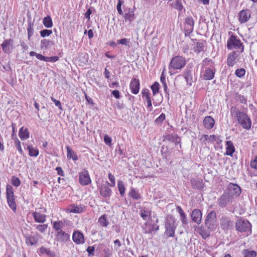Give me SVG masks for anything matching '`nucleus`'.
Instances as JSON below:
<instances>
[{
    "instance_id": "obj_2",
    "label": "nucleus",
    "mask_w": 257,
    "mask_h": 257,
    "mask_svg": "<svg viewBox=\"0 0 257 257\" xmlns=\"http://www.w3.org/2000/svg\"><path fill=\"white\" fill-rule=\"evenodd\" d=\"M186 64V59L183 56L177 55L173 57L169 64V73H171L172 70L182 69Z\"/></svg>"
},
{
    "instance_id": "obj_32",
    "label": "nucleus",
    "mask_w": 257,
    "mask_h": 257,
    "mask_svg": "<svg viewBox=\"0 0 257 257\" xmlns=\"http://www.w3.org/2000/svg\"><path fill=\"white\" fill-rule=\"evenodd\" d=\"M27 149L28 150L29 155L31 157H36L39 155V150L37 149L34 148L33 145H27Z\"/></svg>"
},
{
    "instance_id": "obj_1",
    "label": "nucleus",
    "mask_w": 257,
    "mask_h": 257,
    "mask_svg": "<svg viewBox=\"0 0 257 257\" xmlns=\"http://www.w3.org/2000/svg\"><path fill=\"white\" fill-rule=\"evenodd\" d=\"M230 115L238 121V123L245 130H249L251 126V120L244 112L233 106L230 107Z\"/></svg>"
},
{
    "instance_id": "obj_46",
    "label": "nucleus",
    "mask_w": 257,
    "mask_h": 257,
    "mask_svg": "<svg viewBox=\"0 0 257 257\" xmlns=\"http://www.w3.org/2000/svg\"><path fill=\"white\" fill-rule=\"evenodd\" d=\"M83 208L81 206L72 205L71 207L70 212L74 213H79L83 211Z\"/></svg>"
},
{
    "instance_id": "obj_51",
    "label": "nucleus",
    "mask_w": 257,
    "mask_h": 257,
    "mask_svg": "<svg viewBox=\"0 0 257 257\" xmlns=\"http://www.w3.org/2000/svg\"><path fill=\"white\" fill-rule=\"evenodd\" d=\"M11 183L14 186L18 187L21 184V181L18 177L12 176L11 178Z\"/></svg>"
},
{
    "instance_id": "obj_30",
    "label": "nucleus",
    "mask_w": 257,
    "mask_h": 257,
    "mask_svg": "<svg viewBox=\"0 0 257 257\" xmlns=\"http://www.w3.org/2000/svg\"><path fill=\"white\" fill-rule=\"evenodd\" d=\"M205 45V41H199L196 44V46L194 47V51L195 53L198 54L201 52L204 51Z\"/></svg>"
},
{
    "instance_id": "obj_23",
    "label": "nucleus",
    "mask_w": 257,
    "mask_h": 257,
    "mask_svg": "<svg viewBox=\"0 0 257 257\" xmlns=\"http://www.w3.org/2000/svg\"><path fill=\"white\" fill-rule=\"evenodd\" d=\"M215 120L210 116H206L203 120L204 127L208 130L211 129L214 125Z\"/></svg>"
},
{
    "instance_id": "obj_39",
    "label": "nucleus",
    "mask_w": 257,
    "mask_h": 257,
    "mask_svg": "<svg viewBox=\"0 0 257 257\" xmlns=\"http://www.w3.org/2000/svg\"><path fill=\"white\" fill-rule=\"evenodd\" d=\"M64 226V224L62 221H54L53 223V228L57 231V232L63 230L62 228Z\"/></svg>"
},
{
    "instance_id": "obj_25",
    "label": "nucleus",
    "mask_w": 257,
    "mask_h": 257,
    "mask_svg": "<svg viewBox=\"0 0 257 257\" xmlns=\"http://www.w3.org/2000/svg\"><path fill=\"white\" fill-rule=\"evenodd\" d=\"M33 217L36 222L38 223H44L46 220V216L44 214H41L39 212H34L32 213Z\"/></svg>"
},
{
    "instance_id": "obj_60",
    "label": "nucleus",
    "mask_w": 257,
    "mask_h": 257,
    "mask_svg": "<svg viewBox=\"0 0 257 257\" xmlns=\"http://www.w3.org/2000/svg\"><path fill=\"white\" fill-rule=\"evenodd\" d=\"M123 2L121 0H118V3L117 4L116 9L118 14L120 15L123 14V12L121 10V5L123 4Z\"/></svg>"
},
{
    "instance_id": "obj_21",
    "label": "nucleus",
    "mask_w": 257,
    "mask_h": 257,
    "mask_svg": "<svg viewBox=\"0 0 257 257\" xmlns=\"http://www.w3.org/2000/svg\"><path fill=\"white\" fill-rule=\"evenodd\" d=\"M202 216V213L201 211L198 209H194L191 213V218L192 220L197 224H200Z\"/></svg>"
},
{
    "instance_id": "obj_57",
    "label": "nucleus",
    "mask_w": 257,
    "mask_h": 257,
    "mask_svg": "<svg viewBox=\"0 0 257 257\" xmlns=\"http://www.w3.org/2000/svg\"><path fill=\"white\" fill-rule=\"evenodd\" d=\"M108 177L111 183L108 184L111 187H114L115 185V180L114 176L111 173H109L108 175Z\"/></svg>"
},
{
    "instance_id": "obj_27",
    "label": "nucleus",
    "mask_w": 257,
    "mask_h": 257,
    "mask_svg": "<svg viewBox=\"0 0 257 257\" xmlns=\"http://www.w3.org/2000/svg\"><path fill=\"white\" fill-rule=\"evenodd\" d=\"M151 212L149 209L144 207L141 209L140 215L144 220H149L151 217Z\"/></svg>"
},
{
    "instance_id": "obj_47",
    "label": "nucleus",
    "mask_w": 257,
    "mask_h": 257,
    "mask_svg": "<svg viewBox=\"0 0 257 257\" xmlns=\"http://www.w3.org/2000/svg\"><path fill=\"white\" fill-rule=\"evenodd\" d=\"M160 84L158 82H155L151 86L154 95L159 92Z\"/></svg>"
},
{
    "instance_id": "obj_50",
    "label": "nucleus",
    "mask_w": 257,
    "mask_h": 257,
    "mask_svg": "<svg viewBox=\"0 0 257 257\" xmlns=\"http://www.w3.org/2000/svg\"><path fill=\"white\" fill-rule=\"evenodd\" d=\"M40 35L42 37L44 38L47 36H50L52 34V31L51 30L44 29L41 30L40 32Z\"/></svg>"
},
{
    "instance_id": "obj_40",
    "label": "nucleus",
    "mask_w": 257,
    "mask_h": 257,
    "mask_svg": "<svg viewBox=\"0 0 257 257\" xmlns=\"http://www.w3.org/2000/svg\"><path fill=\"white\" fill-rule=\"evenodd\" d=\"M164 137V139L163 140V142L165 140H167L173 143L174 141H176V140L179 139V136L175 134H169L165 136Z\"/></svg>"
},
{
    "instance_id": "obj_62",
    "label": "nucleus",
    "mask_w": 257,
    "mask_h": 257,
    "mask_svg": "<svg viewBox=\"0 0 257 257\" xmlns=\"http://www.w3.org/2000/svg\"><path fill=\"white\" fill-rule=\"evenodd\" d=\"M190 30L191 29H190V26H188V25H185L184 26V34H185V36L186 37H189L190 35V34L191 33H192L193 31H188V30Z\"/></svg>"
},
{
    "instance_id": "obj_38",
    "label": "nucleus",
    "mask_w": 257,
    "mask_h": 257,
    "mask_svg": "<svg viewBox=\"0 0 257 257\" xmlns=\"http://www.w3.org/2000/svg\"><path fill=\"white\" fill-rule=\"evenodd\" d=\"M44 26L47 28H50L53 26V22L50 16L44 17L43 20Z\"/></svg>"
},
{
    "instance_id": "obj_37",
    "label": "nucleus",
    "mask_w": 257,
    "mask_h": 257,
    "mask_svg": "<svg viewBox=\"0 0 257 257\" xmlns=\"http://www.w3.org/2000/svg\"><path fill=\"white\" fill-rule=\"evenodd\" d=\"M40 252L41 254H46L49 257H55V253L51 251L49 249L42 246L40 248Z\"/></svg>"
},
{
    "instance_id": "obj_18",
    "label": "nucleus",
    "mask_w": 257,
    "mask_h": 257,
    "mask_svg": "<svg viewBox=\"0 0 257 257\" xmlns=\"http://www.w3.org/2000/svg\"><path fill=\"white\" fill-rule=\"evenodd\" d=\"M250 13L248 9L243 10L238 13L239 22L240 24H243L248 21L250 18Z\"/></svg>"
},
{
    "instance_id": "obj_7",
    "label": "nucleus",
    "mask_w": 257,
    "mask_h": 257,
    "mask_svg": "<svg viewBox=\"0 0 257 257\" xmlns=\"http://www.w3.org/2000/svg\"><path fill=\"white\" fill-rule=\"evenodd\" d=\"M236 229L240 232L250 231L251 232V225L246 219H238L235 223Z\"/></svg>"
},
{
    "instance_id": "obj_10",
    "label": "nucleus",
    "mask_w": 257,
    "mask_h": 257,
    "mask_svg": "<svg viewBox=\"0 0 257 257\" xmlns=\"http://www.w3.org/2000/svg\"><path fill=\"white\" fill-rule=\"evenodd\" d=\"M242 52L239 51H233L230 53L227 58V64L229 67H232L240 59V55Z\"/></svg>"
},
{
    "instance_id": "obj_36",
    "label": "nucleus",
    "mask_w": 257,
    "mask_h": 257,
    "mask_svg": "<svg viewBox=\"0 0 257 257\" xmlns=\"http://www.w3.org/2000/svg\"><path fill=\"white\" fill-rule=\"evenodd\" d=\"M98 222L100 224V226L102 227H106L109 224V222L107 219V215L106 214H103L101 215L98 218Z\"/></svg>"
},
{
    "instance_id": "obj_56",
    "label": "nucleus",
    "mask_w": 257,
    "mask_h": 257,
    "mask_svg": "<svg viewBox=\"0 0 257 257\" xmlns=\"http://www.w3.org/2000/svg\"><path fill=\"white\" fill-rule=\"evenodd\" d=\"M104 142L107 146L111 147L112 145V139L107 135L104 136Z\"/></svg>"
},
{
    "instance_id": "obj_20",
    "label": "nucleus",
    "mask_w": 257,
    "mask_h": 257,
    "mask_svg": "<svg viewBox=\"0 0 257 257\" xmlns=\"http://www.w3.org/2000/svg\"><path fill=\"white\" fill-rule=\"evenodd\" d=\"M183 76H184L187 84L191 85L192 83L193 82V74L192 67H187L184 71Z\"/></svg>"
},
{
    "instance_id": "obj_3",
    "label": "nucleus",
    "mask_w": 257,
    "mask_h": 257,
    "mask_svg": "<svg viewBox=\"0 0 257 257\" xmlns=\"http://www.w3.org/2000/svg\"><path fill=\"white\" fill-rule=\"evenodd\" d=\"M227 48L229 50L233 49H240V52H243L244 51L243 43L237 36L233 35H231L227 40Z\"/></svg>"
},
{
    "instance_id": "obj_43",
    "label": "nucleus",
    "mask_w": 257,
    "mask_h": 257,
    "mask_svg": "<svg viewBox=\"0 0 257 257\" xmlns=\"http://www.w3.org/2000/svg\"><path fill=\"white\" fill-rule=\"evenodd\" d=\"M242 253L244 257H256V252L254 250H249L247 249H245L243 250Z\"/></svg>"
},
{
    "instance_id": "obj_29",
    "label": "nucleus",
    "mask_w": 257,
    "mask_h": 257,
    "mask_svg": "<svg viewBox=\"0 0 257 257\" xmlns=\"http://www.w3.org/2000/svg\"><path fill=\"white\" fill-rule=\"evenodd\" d=\"M19 136L22 140H27L29 138L28 130L27 128H24V126H22L19 130Z\"/></svg>"
},
{
    "instance_id": "obj_58",
    "label": "nucleus",
    "mask_w": 257,
    "mask_h": 257,
    "mask_svg": "<svg viewBox=\"0 0 257 257\" xmlns=\"http://www.w3.org/2000/svg\"><path fill=\"white\" fill-rule=\"evenodd\" d=\"M130 43V40L126 38H123L121 39L118 40L117 41V43L118 44H121L125 46H128Z\"/></svg>"
},
{
    "instance_id": "obj_26",
    "label": "nucleus",
    "mask_w": 257,
    "mask_h": 257,
    "mask_svg": "<svg viewBox=\"0 0 257 257\" xmlns=\"http://www.w3.org/2000/svg\"><path fill=\"white\" fill-rule=\"evenodd\" d=\"M226 146L225 155L232 156L235 150L233 143L231 141H226Z\"/></svg>"
},
{
    "instance_id": "obj_45",
    "label": "nucleus",
    "mask_w": 257,
    "mask_h": 257,
    "mask_svg": "<svg viewBox=\"0 0 257 257\" xmlns=\"http://www.w3.org/2000/svg\"><path fill=\"white\" fill-rule=\"evenodd\" d=\"M28 31V38L29 40H30L31 37L34 35V29H33V23L31 22L29 23L28 26L27 28Z\"/></svg>"
},
{
    "instance_id": "obj_61",
    "label": "nucleus",
    "mask_w": 257,
    "mask_h": 257,
    "mask_svg": "<svg viewBox=\"0 0 257 257\" xmlns=\"http://www.w3.org/2000/svg\"><path fill=\"white\" fill-rule=\"evenodd\" d=\"M51 99L55 103V105L59 108V109L62 110V105L59 100H56L53 97H51Z\"/></svg>"
},
{
    "instance_id": "obj_12",
    "label": "nucleus",
    "mask_w": 257,
    "mask_h": 257,
    "mask_svg": "<svg viewBox=\"0 0 257 257\" xmlns=\"http://www.w3.org/2000/svg\"><path fill=\"white\" fill-rule=\"evenodd\" d=\"M79 182L82 186H86L91 183L88 172L87 170L84 169L83 171L79 173Z\"/></svg>"
},
{
    "instance_id": "obj_35",
    "label": "nucleus",
    "mask_w": 257,
    "mask_h": 257,
    "mask_svg": "<svg viewBox=\"0 0 257 257\" xmlns=\"http://www.w3.org/2000/svg\"><path fill=\"white\" fill-rule=\"evenodd\" d=\"M128 195L135 200L140 199L141 197L138 191L132 187L128 193Z\"/></svg>"
},
{
    "instance_id": "obj_17",
    "label": "nucleus",
    "mask_w": 257,
    "mask_h": 257,
    "mask_svg": "<svg viewBox=\"0 0 257 257\" xmlns=\"http://www.w3.org/2000/svg\"><path fill=\"white\" fill-rule=\"evenodd\" d=\"M26 243L28 246L36 245L39 240V236L36 233L33 235H26L25 236Z\"/></svg>"
},
{
    "instance_id": "obj_14",
    "label": "nucleus",
    "mask_w": 257,
    "mask_h": 257,
    "mask_svg": "<svg viewBox=\"0 0 257 257\" xmlns=\"http://www.w3.org/2000/svg\"><path fill=\"white\" fill-rule=\"evenodd\" d=\"M190 184L193 189L199 190H202L205 186L203 180L198 177L192 178L190 179Z\"/></svg>"
},
{
    "instance_id": "obj_24",
    "label": "nucleus",
    "mask_w": 257,
    "mask_h": 257,
    "mask_svg": "<svg viewBox=\"0 0 257 257\" xmlns=\"http://www.w3.org/2000/svg\"><path fill=\"white\" fill-rule=\"evenodd\" d=\"M215 70L210 68H206L203 75V79L206 80H212L214 76Z\"/></svg>"
},
{
    "instance_id": "obj_19",
    "label": "nucleus",
    "mask_w": 257,
    "mask_h": 257,
    "mask_svg": "<svg viewBox=\"0 0 257 257\" xmlns=\"http://www.w3.org/2000/svg\"><path fill=\"white\" fill-rule=\"evenodd\" d=\"M55 239L57 241L66 243L69 239V235L63 230L57 232L55 235Z\"/></svg>"
},
{
    "instance_id": "obj_16",
    "label": "nucleus",
    "mask_w": 257,
    "mask_h": 257,
    "mask_svg": "<svg viewBox=\"0 0 257 257\" xmlns=\"http://www.w3.org/2000/svg\"><path fill=\"white\" fill-rule=\"evenodd\" d=\"M140 83L139 79L133 78L130 83V88L133 94H137L140 90Z\"/></svg>"
},
{
    "instance_id": "obj_13",
    "label": "nucleus",
    "mask_w": 257,
    "mask_h": 257,
    "mask_svg": "<svg viewBox=\"0 0 257 257\" xmlns=\"http://www.w3.org/2000/svg\"><path fill=\"white\" fill-rule=\"evenodd\" d=\"M108 182H106L105 184H102L99 187L100 195L105 198H109L112 194V191L109 187Z\"/></svg>"
},
{
    "instance_id": "obj_53",
    "label": "nucleus",
    "mask_w": 257,
    "mask_h": 257,
    "mask_svg": "<svg viewBox=\"0 0 257 257\" xmlns=\"http://www.w3.org/2000/svg\"><path fill=\"white\" fill-rule=\"evenodd\" d=\"M235 73L237 77L241 78L245 75V70L243 68L237 69Z\"/></svg>"
},
{
    "instance_id": "obj_63",
    "label": "nucleus",
    "mask_w": 257,
    "mask_h": 257,
    "mask_svg": "<svg viewBox=\"0 0 257 257\" xmlns=\"http://www.w3.org/2000/svg\"><path fill=\"white\" fill-rule=\"evenodd\" d=\"M142 94L143 97H145L146 98L149 97L150 96V91L148 89H144L142 91Z\"/></svg>"
},
{
    "instance_id": "obj_49",
    "label": "nucleus",
    "mask_w": 257,
    "mask_h": 257,
    "mask_svg": "<svg viewBox=\"0 0 257 257\" xmlns=\"http://www.w3.org/2000/svg\"><path fill=\"white\" fill-rule=\"evenodd\" d=\"M166 118V115H165V113H161L160 114V115L157 117L155 120V123L157 124V125H160L161 124L162 122L165 120Z\"/></svg>"
},
{
    "instance_id": "obj_15",
    "label": "nucleus",
    "mask_w": 257,
    "mask_h": 257,
    "mask_svg": "<svg viewBox=\"0 0 257 257\" xmlns=\"http://www.w3.org/2000/svg\"><path fill=\"white\" fill-rule=\"evenodd\" d=\"M13 40L12 39L5 40L1 45L2 48L4 52L7 54H10L13 49Z\"/></svg>"
},
{
    "instance_id": "obj_22",
    "label": "nucleus",
    "mask_w": 257,
    "mask_h": 257,
    "mask_svg": "<svg viewBox=\"0 0 257 257\" xmlns=\"http://www.w3.org/2000/svg\"><path fill=\"white\" fill-rule=\"evenodd\" d=\"M72 239L73 241L78 244L83 243L84 242L83 234L79 231H74L72 235Z\"/></svg>"
},
{
    "instance_id": "obj_48",
    "label": "nucleus",
    "mask_w": 257,
    "mask_h": 257,
    "mask_svg": "<svg viewBox=\"0 0 257 257\" xmlns=\"http://www.w3.org/2000/svg\"><path fill=\"white\" fill-rule=\"evenodd\" d=\"M172 7L176 9V10H178L180 11H182V9L183 8V6L181 3V2H180L178 0H176L175 1H174L172 4Z\"/></svg>"
},
{
    "instance_id": "obj_54",
    "label": "nucleus",
    "mask_w": 257,
    "mask_h": 257,
    "mask_svg": "<svg viewBox=\"0 0 257 257\" xmlns=\"http://www.w3.org/2000/svg\"><path fill=\"white\" fill-rule=\"evenodd\" d=\"M124 17L125 19L130 22H132L135 19V14L133 13H126Z\"/></svg>"
},
{
    "instance_id": "obj_9",
    "label": "nucleus",
    "mask_w": 257,
    "mask_h": 257,
    "mask_svg": "<svg viewBox=\"0 0 257 257\" xmlns=\"http://www.w3.org/2000/svg\"><path fill=\"white\" fill-rule=\"evenodd\" d=\"M216 214L214 211L209 212L205 219V226L210 229H214L216 226Z\"/></svg>"
},
{
    "instance_id": "obj_11",
    "label": "nucleus",
    "mask_w": 257,
    "mask_h": 257,
    "mask_svg": "<svg viewBox=\"0 0 257 257\" xmlns=\"http://www.w3.org/2000/svg\"><path fill=\"white\" fill-rule=\"evenodd\" d=\"M220 225L222 229L226 231L232 228L233 223L229 217L222 216L220 219Z\"/></svg>"
},
{
    "instance_id": "obj_31",
    "label": "nucleus",
    "mask_w": 257,
    "mask_h": 257,
    "mask_svg": "<svg viewBox=\"0 0 257 257\" xmlns=\"http://www.w3.org/2000/svg\"><path fill=\"white\" fill-rule=\"evenodd\" d=\"M177 209L178 212L180 214V220H181L182 224H185V225L187 224H188V219H187V216H186L185 213H184L183 210L182 209V208L180 206H178Z\"/></svg>"
},
{
    "instance_id": "obj_42",
    "label": "nucleus",
    "mask_w": 257,
    "mask_h": 257,
    "mask_svg": "<svg viewBox=\"0 0 257 257\" xmlns=\"http://www.w3.org/2000/svg\"><path fill=\"white\" fill-rule=\"evenodd\" d=\"M14 135L13 134L12 136V138L15 140V144L16 148L20 153V154L22 155H24V152L22 149L21 146V142L19 141V140L17 138V137L16 136L14 138Z\"/></svg>"
},
{
    "instance_id": "obj_34",
    "label": "nucleus",
    "mask_w": 257,
    "mask_h": 257,
    "mask_svg": "<svg viewBox=\"0 0 257 257\" xmlns=\"http://www.w3.org/2000/svg\"><path fill=\"white\" fill-rule=\"evenodd\" d=\"M194 24V20L192 17L188 16L185 18V25L190 26L191 29L190 30L189 29L188 31H193Z\"/></svg>"
},
{
    "instance_id": "obj_8",
    "label": "nucleus",
    "mask_w": 257,
    "mask_h": 257,
    "mask_svg": "<svg viewBox=\"0 0 257 257\" xmlns=\"http://www.w3.org/2000/svg\"><path fill=\"white\" fill-rule=\"evenodd\" d=\"M235 201V200L228 195L225 192H223V193L217 199L216 202L217 204L220 208H223L228 205H231Z\"/></svg>"
},
{
    "instance_id": "obj_41",
    "label": "nucleus",
    "mask_w": 257,
    "mask_h": 257,
    "mask_svg": "<svg viewBox=\"0 0 257 257\" xmlns=\"http://www.w3.org/2000/svg\"><path fill=\"white\" fill-rule=\"evenodd\" d=\"M53 44V41L47 40V39H43L41 41V47L42 49L44 48L45 49H48Z\"/></svg>"
},
{
    "instance_id": "obj_5",
    "label": "nucleus",
    "mask_w": 257,
    "mask_h": 257,
    "mask_svg": "<svg viewBox=\"0 0 257 257\" xmlns=\"http://www.w3.org/2000/svg\"><path fill=\"white\" fill-rule=\"evenodd\" d=\"M6 196L7 202L9 207L14 211L16 212L17 208V204L14 196L13 188L10 185L8 184L6 187Z\"/></svg>"
},
{
    "instance_id": "obj_28",
    "label": "nucleus",
    "mask_w": 257,
    "mask_h": 257,
    "mask_svg": "<svg viewBox=\"0 0 257 257\" xmlns=\"http://www.w3.org/2000/svg\"><path fill=\"white\" fill-rule=\"evenodd\" d=\"M67 151V157L68 159H72L73 161H77L78 157L76 153L74 152L69 146L66 147Z\"/></svg>"
},
{
    "instance_id": "obj_55",
    "label": "nucleus",
    "mask_w": 257,
    "mask_h": 257,
    "mask_svg": "<svg viewBox=\"0 0 257 257\" xmlns=\"http://www.w3.org/2000/svg\"><path fill=\"white\" fill-rule=\"evenodd\" d=\"M235 99L237 101H239L241 103H246V99L243 95L240 94H237Z\"/></svg>"
},
{
    "instance_id": "obj_4",
    "label": "nucleus",
    "mask_w": 257,
    "mask_h": 257,
    "mask_svg": "<svg viewBox=\"0 0 257 257\" xmlns=\"http://www.w3.org/2000/svg\"><path fill=\"white\" fill-rule=\"evenodd\" d=\"M234 200L239 197L241 192L240 187L235 183H229L224 192Z\"/></svg>"
},
{
    "instance_id": "obj_64",
    "label": "nucleus",
    "mask_w": 257,
    "mask_h": 257,
    "mask_svg": "<svg viewBox=\"0 0 257 257\" xmlns=\"http://www.w3.org/2000/svg\"><path fill=\"white\" fill-rule=\"evenodd\" d=\"M250 166L252 168L257 169V156L253 161H251Z\"/></svg>"
},
{
    "instance_id": "obj_6",
    "label": "nucleus",
    "mask_w": 257,
    "mask_h": 257,
    "mask_svg": "<svg viewBox=\"0 0 257 257\" xmlns=\"http://www.w3.org/2000/svg\"><path fill=\"white\" fill-rule=\"evenodd\" d=\"M177 225L174 217L171 216L166 219L165 224L166 231L165 233L169 237H173L174 236L175 231Z\"/></svg>"
},
{
    "instance_id": "obj_59",
    "label": "nucleus",
    "mask_w": 257,
    "mask_h": 257,
    "mask_svg": "<svg viewBox=\"0 0 257 257\" xmlns=\"http://www.w3.org/2000/svg\"><path fill=\"white\" fill-rule=\"evenodd\" d=\"M94 250L95 247L94 246H89L86 249V251L88 252V255L89 256H93L94 255Z\"/></svg>"
},
{
    "instance_id": "obj_33",
    "label": "nucleus",
    "mask_w": 257,
    "mask_h": 257,
    "mask_svg": "<svg viewBox=\"0 0 257 257\" xmlns=\"http://www.w3.org/2000/svg\"><path fill=\"white\" fill-rule=\"evenodd\" d=\"M213 229H210L208 228H205L201 227L199 229V234L201 235L203 239H206L210 235V232Z\"/></svg>"
},
{
    "instance_id": "obj_44",
    "label": "nucleus",
    "mask_w": 257,
    "mask_h": 257,
    "mask_svg": "<svg viewBox=\"0 0 257 257\" xmlns=\"http://www.w3.org/2000/svg\"><path fill=\"white\" fill-rule=\"evenodd\" d=\"M117 187L120 195L123 196L125 193V191L123 182L121 180H118L117 181Z\"/></svg>"
},
{
    "instance_id": "obj_52",
    "label": "nucleus",
    "mask_w": 257,
    "mask_h": 257,
    "mask_svg": "<svg viewBox=\"0 0 257 257\" xmlns=\"http://www.w3.org/2000/svg\"><path fill=\"white\" fill-rule=\"evenodd\" d=\"M34 226H35L36 228L42 233L44 232L48 228L47 224H44L42 225H34Z\"/></svg>"
}]
</instances>
